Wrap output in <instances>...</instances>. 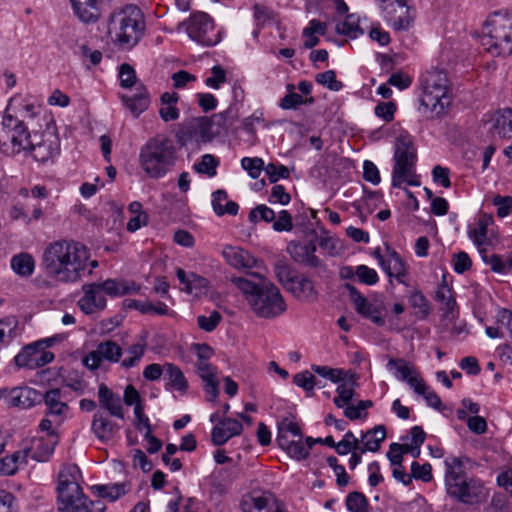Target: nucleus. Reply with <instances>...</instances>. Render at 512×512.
I'll list each match as a JSON object with an SVG mask.
<instances>
[{
	"label": "nucleus",
	"mask_w": 512,
	"mask_h": 512,
	"mask_svg": "<svg viewBox=\"0 0 512 512\" xmlns=\"http://www.w3.org/2000/svg\"><path fill=\"white\" fill-rule=\"evenodd\" d=\"M347 288L356 312L376 325L383 326L385 324L383 303L377 300L369 301L353 286L347 285Z\"/></svg>",
	"instance_id": "nucleus-14"
},
{
	"label": "nucleus",
	"mask_w": 512,
	"mask_h": 512,
	"mask_svg": "<svg viewBox=\"0 0 512 512\" xmlns=\"http://www.w3.org/2000/svg\"><path fill=\"white\" fill-rule=\"evenodd\" d=\"M413 391L416 394L422 396L425 399L428 406L434 409L440 408L442 404L440 397L429 388L424 379L421 380L419 388L413 389Z\"/></svg>",
	"instance_id": "nucleus-57"
},
{
	"label": "nucleus",
	"mask_w": 512,
	"mask_h": 512,
	"mask_svg": "<svg viewBox=\"0 0 512 512\" xmlns=\"http://www.w3.org/2000/svg\"><path fill=\"white\" fill-rule=\"evenodd\" d=\"M218 166V161L211 154H205L202 156L201 161L199 163L194 164V169L201 174H207L210 177L216 175V167Z\"/></svg>",
	"instance_id": "nucleus-60"
},
{
	"label": "nucleus",
	"mask_w": 512,
	"mask_h": 512,
	"mask_svg": "<svg viewBox=\"0 0 512 512\" xmlns=\"http://www.w3.org/2000/svg\"><path fill=\"white\" fill-rule=\"evenodd\" d=\"M311 369L314 373L327 378L334 383H338L344 379V372L342 369L315 364L311 366Z\"/></svg>",
	"instance_id": "nucleus-62"
},
{
	"label": "nucleus",
	"mask_w": 512,
	"mask_h": 512,
	"mask_svg": "<svg viewBox=\"0 0 512 512\" xmlns=\"http://www.w3.org/2000/svg\"><path fill=\"white\" fill-rule=\"evenodd\" d=\"M176 160V147L173 141L165 136H156L149 139L139 152L141 169L148 177L153 179L164 177L175 165Z\"/></svg>",
	"instance_id": "nucleus-6"
},
{
	"label": "nucleus",
	"mask_w": 512,
	"mask_h": 512,
	"mask_svg": "<svg viewBox=\"0 0 512 512\" xmlns=\"http://www.w3.org/2000/svg\"><path fill=\"white\" fill-rule=\"evenodd\" d=\"M178 100L179 95L176 92H164L161 95L159 115L164 122L175 121L180 117V111L177 108Z\"/></svg>",
	"instance_id": "nucleus-44"
},
{
	"label": "nucleus",
	"mask_w": 512,
	"mask_h": 512,
	"mask_svg": "<svg viewBox=\"0 0 512 512\" xmlns=\"http://www.w3.org/2000/svg\"><path fill=\"white\" fill-rule=\"evenodd\" d=\"M183 25L189 38L203 46H214L221 40L213 19L205 12H193Z\"/></svg>",
	"instance_id": "nucleus-9"
},
{
	"label": "nucleus",
	"mask_w": 512,
	"mask_h": 512,
	"mask_svg": "<svg viewBox=\"0 0 512 512\" xmlns=\"http://www.w3.org/2000/svg\"><path fill=\"white\" fill-rule=\"evenodd\" d=\"M59 436L52 435L50 437L38 436L31 444L29 449L30 457L38 462H45L52 456L56 445L58 444Z\"/></svg>",
	"instance_id": "nucleus-34"
},
{
	"label": "nucleus",
	"mask_w": 512,
	"mask_h": 512,
	"mask_svg": "<svg viewBox=\"0 0 512 512\" xmlns=\"http://www.w3.org/2000/svg\"><path fill=\"white\" fill-rule=\"evenodd\" d=\"M382 269L390 279L394 278L398 283L410 286L409 266L396 251L388 249Z\"/></svg>",
	"instance_id": "nucleus-22"
},
{
	"label": "nucleus",
	"mask_w": 512,
	"mask_h": 512,
	"mask_svg": "<svg viewBox=\"0 0 512 512\" xmlns=\"http://www.w3.org/2000/svg\"><path fill=\"white\" fill-rule=\"evenodd\" d=\"M419 112L427 119L443 116L449 107L452 95L446 73L432 69L420 80Z\"/></svg>",
	"instance_id": "nucleus-4"
},
{
	"label": "nucleus",
	"mask_w": 512,
	"mask_h": 512,
	"mask_svg": "<svg viewBox=\"0 0 512 512\" xmlns=\"http://www.w3.org/2000/svg\"><path fill=\"white\" fill-rule=\"evenodd\" d=\"M21 335L19 321L15 316L0 319V352L10 346Z\"/></svg>",
	"instance_id": "nucleus-41"
},
{
	"label": "nucleus",
	"mask_w": 512,
	"mask_h": 512,
	"mask_svg": "<svg viewBox=\"0 0 512 512\" xmlns=\"http://www.w3.org/2000/svg\"><path fill=\"white\" fill-rule=\"evenodd\" d=\"M222 118L221 114H215L211 118L202 116L187 120L182 124L177 137L181 144L188 142L206 143L214 137L213 123L216 119Z\"/></svg>",
	"instance_id": "nucleus-11"
},
{
	"label": "nucleus",
	"mask_w": 512,
	"mask_h": 512,
	"mask_svg": "<svg viewBox=\"0 0 512 512\" xmlns=\"http://www.w3.org/2000/svg\"><path fill=\"white\" fill-rule=\"evenodd\" d=\"M102 501H91L83 491L58 499L59 512H104Z\"/></svg>",
	"instance_id": "nucleus-16"
},
{
	"label": "nucleus",
	"mask_w": 512,
	"mask_h": 512,
	"mask_svg": "<svg viewBox=\"0 0 512 512\" xmlns=\"http://www.w3.org/2000/svg\"><path fill=\"white\" fill-rule=\"evenodd\" d=\"M436 300L442 305V309L446 314L453 313L456 301L447 287L443 286L437 290Z\"/></svg>",
	"instance_id": "nucleus-64"
},
{
	"label": "nucleus",
	"mask_w": 512,
	"mask_h": 512,
	"mask_svg": "<svg viewBox=\"0 0 512 512\" xmlns=\"http://www.w3.org/2000/svg\"><path fill=\"white\" fill-rule=\"evenodd\" d=\"M83 296L77 305L85 314H93L102 311L106 307V298L98 283H88L82 286Z\"/></svg>",
	"instance_id": "nucleus-20"
},
{
	"label": "nucleus",
	"mask_w": 512,
	"mask_h": 512,
	"mask_svg": "<svg viewBox=\"0 0 512 512\" xmlns=\"http://www.w3.org/2000/svg\"><path fill=\"white\" fill-rule=\"evenodd\" d=\"M386 367L398 381L407 383L412 390L419 388L423 377L412 363L402 358H391Z\"/></svg>",
	"instance_id": "nucleus-18"
},
{
	"label": "nucleus",
	"mask_w": 512,
	"mask_h": 512,
	"mask_svg": "<svg viewBox=\"0 0 512 512\" xmlns=\"http://www.w3.org/2000/svg\"><path fill=\"white\" fill-rule=\"evenodd\" d=\"M75 15L86 24L95 23L100 18L97 0H69Z\"/></svg>",
	"instance_id": "nucleus-39"
},
{
	"label": "nucleus",
	"mask_w": 512,
	"mask_h": 512,
	"mask_svg": "<svg viewBox=\"0 0 512 512\" xmlns=\"http://www.w3.org/2000/svg\"><path fill=\"white\" fill-rule=\"evenodd\" d=\"M287 250L296 262L313 268L322 267L321 260L315 255L316 246L312 243L291 242Z\"/></svg>",
	"instance_id": "nucleus-32"
},
{
	"label": "nucleus",
	"mask_w": 512,
	"mask_h": 512,
	"mask_svg": "<svg viewBox=\"0 0 512 512\" xmlns=\"http://www.w3.org/2000/svg\"><path fill=\"white\" fill-rule=\"evenodd\" d=\"M379 9L384 21L396 31L408 30L413 23V8L408 0H379Z\"/></svg>",
	"instance_id": "nucleus-10"
},
{
	"label": "nucleus",
	"mask_w": 512,
	"mask_h": 512,
	"mask_svg": "<svg viewBox=\"0 0 512 512\" xmlns=\"http://www.w3.org/2000/svg\"><path fill=\"white\" fill-rule=\"evenodd\" d=\"M416 159V148L412 137L408 134L399 135L395 142L393 156L392 185L394 187L420 186L419 176L415 172Z\"/></svg>",
	"instance_id": "nucleus-8"
},
{
	"label": "nucleus",
	"mask_w": 512,
	"mask_h": 512,
	"mask_svg": "<svg viewBox=\"0 0 512 512\" xmlns=\"http://www.w3.org/2000/svg\"><path fill=\"white\" fill-rule=\"evenodd\" d=\"M346 507L350 512H368V501L359 492H352L346 498Z\"/></svg>",
	"instance_id": "nucleus-58"
},
{
	"label": "nucleus",
	"mask_w": 512,
	"mask_h": 512,
	"mask_svg": "<svg viewBox=\"0 0 512 512\" xmlns=\"http://www.w3.org/2000/svg\"><path fill=\"white\" fill-rule=\"evenodd\" d=\"M58 153V144L55 139L45 138L43 135H38L37 140H33L32 148L28 154L40 162H45Z\"/></svg>",
	"instance_id": "nucleus-38"
},
{
	"label": "nucleus",
	"mask_w": 512,
	"mask_h": 512,
	"mask_svg": "<svg viewBox=\"0 0 512 512\" xmlns=\"http://www.w3.org/2000/svg\"><path fill=\"white\" fill-rule=\"evenodd\" d=\"M316 441H320V438L314 439L312 437H306L305 439H303V436H301V438L294 440L286 439L283 436H281L280 443H278V445L291 458L297 461H301L305 460L309 456L310 450L312 449Z\"/></svg>",
	"instance_id": "nucleus-27"
},
{
	"label": "nucleus",
	"mask_w": 512,
	"mask_h": 512,
	"mask_svg": "<svg viewBox=\"0 0 512 512\" xmlns=\"http://www.w3.org/2000/svg\"><path fill=\"white\" fill-rule=\"evenodd\" d=\"M275 217V212L264 204L256 206L254 209L250 211L248 216L251 222H272L275 220Z\"/></svg>",
	"instance_id": "nucleus-63"
},
{
	"label": "nucleus",
	"mask_w": 512,
	"mask_h": 512,
	"mask_svg": "<svg viewBox=\"0 0 512 512\" xmlns=\"http://www.w3.org/2000/svg\"><path fill=\"white\" fill-rule=\"evenodd\" d=\"M147 350V344L144 341L133 343L123 351L124 357H121L120 366L123 369L137 367Z\"/></svg>",
	"instance_id": "nucleus-45"
},
{
	"label": "nucleus",
	"mask_w": 512,
	"mask_h": 512,
	"mask_svg": "<svg viewBox=\"0 0 512 512\" xmlns=\"http://www.w3.org/2000/svg\"><path fill=\"white\" fill-rule=\"evenodd\" d=\"M10 267L17 276L28 278L34 273L35 259L29 253L21 252L11 257Z\"/></svg>",
	"instance_id": "nucleus-43"
},
{
	"label": "nucleus",
	"mask_w": 512,
	"mask_h": 512,
	"mask_svg": "<svg viewBox=\"0 0 512 512\" xmlns=\"http://www.w3.org/2000/svg\"><path fill=\"white\" fill-rule=\"evenodd\" d=\"M41 112V105L29 94H15L12 96L3 112V115H18L24 118H35Z\"/></svg>",
	"instance_id": "nucleus-17"
},
{
	"label": "nucleus",
	"mask_w": 512,
	"mask_h": 512,
	"mask_svg": "<svg viewBox=\"0 0 512 512\" xmlns=\"http://www.w3.org/2000/svg\"><path fill=\"white\" fill-rule=\"evenodd\" d=\"M143 30L142 13L134 5L117 9L108 18V37L114 45L121 49L134 47L139 42Z\"/></svg>",
	"instance_id": "nucleus-5"
},
{
	"label": "nucleus",
	"mask_w": 512,
	"mask_h": 512,
	"mask_svg": "<svg viewBox=\"0 0 512 512\" xmlns=\"http://www.w3.org/2000/svg\"><path fill=\"white\" fill-rule=\"evenodd\" d=\"M337 396L333 399L334 404L338 408H343L349 404L354 397V386L352 383H342L338 385Z\"/></svg>",
	"instance_id": "nucleus-56"
},
{
	"label": "nucleus",
	"mask_w": 512,
	"mask_h": 512,
	"mask_svg": "<svg viewBox=\"0 0 512 512\" xmlns=\"http://www.w3.org/2000/svg\"><path fill=\"white\" fill-rule=\"evenodd\" d=\"M243 431V425L240 421L224 417L212 429L211 440L214 445L222 446L231 438L239 436Z\"/></svg>",
	"instance_id": "nucleus-24"
},
{
	"label": "nucleus",
	"mask_w": 512,
	"mask_h": 512,
	"mask_svg": "<svg viewBox=\"0 0 512 512\" xmlns=\"http://www.w3.org/2000/svg\"><path fill=\"white\" fill-rule=\"evenodd\" d=\"M411 306L416 309L419 318L424 319L430 313L429 302L426 297L418 290L413 291L409 296Z\"/></svg>",
	"instance_id": "nucleus-52"
},
{
	"label": "nucleus",
	"mask_w": 512,
	"mask_h": 512,
	"mask_svg": "<svg viewBox=\"0 0 512 512\" xmlns=\"http://www.w3.org/2000/svg\"><path fill=\"white\" fill-rule=\"evenodd\" d=\"M355 276L362 284L373 286L378 283L379 277L375 269L366 265H359L355 269Z\"/></svg>",
	"instance_id": "nucleus-59"
},
{
	"label": "nucleus",
	"mask_w": 512,
	"mask_h": 512,
	"mask_svg": "<svg viewBox=\"0 0 512 512\" xmlns=\"http://www.w3.org/2000/svg\"><path fill=\"white\" fill-rule=\"evenodd\" d=\"M444 465L445 489L451 498L466 505H476L486 501L489 490L485 483L479 478L467 477L460 458L447 457Z\"/></svg>",
	"instance_id": "nucleus-3"
},
{
	"label": "nucleus",
	"mask_w": 512,
	"mask_h": 512,
	"mask_svg": "<svg viewBox=\"0 0 512 512\" xmlns=\"http://www.w3.org/2000/svg\"><path fill=\"white\" fill-rule=\"evenodd\" d=\"M120 426L111 420L104 412L97 411L93 415L91 431L102 443H108L118 434Z\"/></svg>",
	"instance_id": "nucleus-25"
},
{
	"label": "nucleus",
	"mask_w": 512,
	"mask_h": 512,
	"mask_svg": "<svg viewBox=\"0 0 512 512\" xmlns=\"http://www.w3.org/2000/svg\"><path fill=\"white\" fill-rule=\"evenodd\" d=\"M482 261L490 269L498 274H508L512 272V256L502 257L498 254H487L485 248L480 249Z\"/></svg>",
	"instance_id": "nucleus-46"
},
{
	"label": "nucleus",
	"mask_w": 512,
	"mask_h": 512,
	"mask_svg": "<svg viewBox=\"0 0 512 512\" xmlns=\"http://www.w3.org/2000/svg\"><path fill=\"white\" fill-rule=\"evenodd\" d=\"M483 127L492 139H511L512 109L497 110L486 115Z\"/></svg>",
	"instance_id": "nucleus-15"
},
{
	"label": "nucleus",
	"mask_w": 512,
	"mask_h": 512,
	"mask_svg": "<svg viewBox=\"0 0 512 512\" xmlns=\"http://www.w3.org/2000/svg\"><path fill=\"white\" fill-rule=\"evenodd\" d=\"M493 222L491 216L482 214L478 217L473 225H470L467 230L469 239L478 247V249L484 248L488 243V227Z\"/></svg>",
	"instance_id": "nucleus-40"
},
{
	"label": "nucleus",
	"mask_w": 512,
	"mask_h": 512,
	"mask_svg": "<svg viewBox=\"0 0 512 512\" xmlns=\"http://www.w3.org/2000/svg\"><path fill=\"white\" fill-rule=\"evenodd\" d=\"M166 386H171L173 389L186 393L188 390V381L182 370L173 363L164 364Z\"/></svg>",
	"instance_id": "nucleus-47"
},
{
	"label": "nucleus",
	"mask_w": 512,
	"mask_h": 512,
	"mask_svg": "<svg viewBox=\"0 0 512 512\" xmlns=\"http://www.w3.org/2000/svg\"><path fill=\"white\" fill-rule=\"evenodd\" d=\"M288 291L302 302H315L318 297L313 280L305 275L294 276L288 286Z\"/></svg>",
	"instance_id": "nucleus-33"
},
{
	"label": "nucleus",
	"mask_w": 512,
	"mask_h": 512,
	"mask_svg": "<svg viewBox=\"0 0 512 512\" xmlns=\"http://www.w3.org/2000/svg\"><path fill=\"white\" fill-rule=\"evenodd\" d=\"M176 276L182 285L181 290L193 296H201L208 292V280L194 272L176 269Z\"/></svg>",
	"instance_id": "nucleus-29"
},
{
	"label": "nucleus",
	"mask_w": 512,
	"mask_h": 512,
	"mask_svg": "<svg viewBox=\"0 0 512 512\" xmlns=\"http://www.w3.org/2000/svg\"><path fill=\"white\" fill-rule=\"evenodd\" d=\"M355 449L359 450V437H356L351 431H347L335 445V450L339 455H347Z\"/></svg>",
	"instance_id": "nucleus-54"
},
{
	"label": "nucleus",
	"mask_w": 512,
	"mask_h": 512,
	"mask_svg": "<svg viewBox=\"0 0 512 512\" xmlns=\"http://www.w3.org/2000/svg\"><path fill=\"white\" fill-rule=\"evenodd\" d=\"M8 217L11 221H22L24 224L28 225L41 220L44 217V209L40 203H36L29 212L24 204L16 202L9 208Z\"/></svg>",
	"instance_id": "nucleus-36"
},
{
	"label": "nucleus",
	"mask_w": 512,
	"mask_h": 512,
	"mask_svg": "<svg viewBox=\"0 0 512 512\" xmlns=\"http://www.w3.org/2000/svg\"><path fill=\"white\" fill-rule=\"evenodd\" d=\"M98 402L110 416L124 420V406L121 396L114 393L106 384L101 383L98 386Z\"/></svg>",
	"instance_id": "nucleus-23"
},
{
	"label": "nucleus",
	"mask_w": 512,
	"mask_h": 512,
	"mask_svg": "<svg viewBox=\"0 0 512 512\" xmlns=\"http://www.w3.org/2000/svg\"><path fill=\"white\" fill-rule=\"evenodd\" d=\"M386 430L383 425H378L373 429L360 433L359 451L360 453L377 452L381 443L385 440Z\"/></svg>",
	"instance_id": "nucleus-37"
},
{
	"label": "nucleus",
	"mask_w": 512,
	"mask_h": 512,
	"mask_svg": "<svg viewBox=\"0 0 512 512\" xmlns=\"http://www.w3.org/2000/svg\"><path fill=\"white\" fill-rule=\"evenodd\" d=\"M53 342V338H47L28 344L15 356V364L18 367L36 369L51 363L54 354L46 348L51 346Z\"/></svg>",
	"instance_id": "nucleus-12"
},
{
	"label": "nucleus",
	"mask_w": 512,
	"mask_h": 512,
	"mask_svg": "<svg viewBox=\"0 0 512 512\" xmlns=\"http://www.w3.org/2000/svg\"><path fill=\"white\" fill-rule=\"evenodd\" d=\"M197 374L204 383V391L209 401H215L219 394L217 368L210 362H196Z\"/></svg>",
	"instance_id": "nucleus-31"
},
{
	"label": "nucleus",
	"mask_w": 512,
	"mask_h": 512,
	"mask_svg": "<svg viewBox=\"0 0 512 512\" xmlns=\"http://www.w3.org/2000/svg\"><path fill=\"white\" fill-rule=\"evenodd\" d=\"M119 97L134 117H138L146 111L151 103L150 94L144 84L136 85L135 94H120Z\"/></svg>",
	"instance_id": "nucleus-30"
},
{
	"label": "nucleus",
	"mask_w": 512,
	"mask_h": 512,
	"mask_svg": "<svg viewBox=\"0 0 512 512\" xmlns=\"http://www.w3.org/2000/svg\"><path fill=\"white\" fill-rule=\"evenodd\" d=\"M24 461V456L20 452L5 456L0 459V475H13Z\"/></svg>",
	"instance_id": "nucleus-53"
},
{
	"label": "nucleus",
	"mask_w": 512,
	"mask_h": 512,
	"mask_svg": "<svg viewBox=\"0 0 512 512\" xmlns=\"http://www.w3.org/2000/svg\"><path fill=\"white\" fill-rule=\"evenodd\" d=\"M241 166L248 172L252 179H257L261 175L262 170L265 168L264 161L258 157H244L241 160Z\"/></svg>",
	"instance_id": "nucleus-61"
},
{
	"label": "nucleus",
	"mask_w": 512,
	"mask_h": 512,
	"mask_svg": "<svg viewBox=\"0 0 512 512\" xmlns=\"http://www.w3.org/2000/svg\"><path fill=\"white\" fill-rule=\"evenodd\" d=\"M104 295L111 297H121L127 294H136L140 291V286L134 281L124 279H106L98 283Z\"/></svg>",
	"instance_id": "nucleus-35"
},
{
	"label": "nucleus",
	"mask_w": 512,
	"mask_h": 512,
	"mask_svg": "<svg viewBox=\"0 0 512 512\" xmlns=\"http://www.w3.org/2000/svg\"><path fill=\"white\" fill-rule=\"evenodd\" d=\"M245 512H284L283 507L271 494H255Z\"/></svg>",
	"instance_id": "nucleus-42"
},
{
	"label": "nucleus",
	"mask_w": 512,
	"mask_h": 512,
	"mask_svg": "<svg viewBox=\"0 0 512 512\" xmlns=\"http://www.w3.org/2000/svg\"><path fill=\"white\" fill-rule=\"evenodd\" d=\"M481 45L493 56L512 54V13L495 12L487 18Z\"/></svg>",
	"instance_id": "nucleus-7"
},
{
	"label": "nucleus",
	"mask_w": 512,
	"mask_h": 512,
	"mask_svg": "<svg viewBox=\"0 0 512 512\" xmlns=\"http://www.w3.org/2000/svg\"><path fill=\"white\" fill-rule=\"evenodd\" d=\"M93 490L103 499H108L111 502L118 500L120 497L127 493L126 485L124 483H112L107 485L93 486Z\"/></svg>",
	"instance_id": "nucleus-49"
},
{
	"label": "nucleus",
	"mask_w": 512,
	"mask_h": 512,
	"mask_svg": "<svg viewBox=\"0 0 512 512\" xmlns=\"http://www.w3.org/2000/svg\"><path fill=\"white\" fill-rule=\"evenodd\" d=\"M283 436L286 439L292 437L301 438L302 431L299 423L292 417H285L278 423V434L277 442L280 443V437Z\"/></svg>",
	"instance_id": "nucleus-50"
},
{
	"label": "nucleus",
	"mask_w": 512,
	"mask_h": 512,
	"mask_svg": "<svg viewBox=\"0 0 512 512\" xmlns=\"http://www.w3.org/2000/svg\"><path fill=\"white\" fill-rule=\"evenodd\" d=\"M221 254L225 262L234 269L246 270L258 267L257 259L241 247L225 245Z\"/></svg>",
	"instance_id": "nucleus-21"
},
{
	"label": "nucleus",
	"mask_w": 512,
	"mask_h": 512,
	"mask_svg": "<svg viewBox=\"0 0 512 512\" xmlns=\"http://www.w3.org/2000/svg\"><path fill=\"white\" fill-rule=\"evenodd\" d=\"M123 349L114 341L106 340L99 343L95 350L83 358V364L90 370H97L103 361L120 363Z\"/></svg>",
	"instance_id": "nucleus-13"
},
{
	"label": "nucleus",
	"mask_w": 512,
	"mask_h": 512,
	"mask_svg": "<svg viewBox=\"0 0 512 512\" xmlns=\"http://www.w3.org/2000/svg\"><path fill=\"white\" fill-rule=\"evenodd\" d=\"M46 415L57 419V423H63L69 418L70 407L66 394L61 389H50L44 396Z\"/></svg>",
	"instance_id": "nucleus-19"
},
{
	"label": "nucleus",
	"mask_w": 512,
	"mask_h": 512,
	"mask_svg": "<svg viewBox=\"0 0 512 512\" xmlns=\"http://www.w3.org/2000/svg\"><path fill=\"white\" fill-rule=\"evenodd\" d=\"M232 283L244 295L253 313L260 318L274 319L287 309L280 290L270 281L254 283L247 278L236 277Z\"/></svg>",
	"instance_id": "nucleus-2"
},
{
	"label": "nucleus",
	"mask_w": 512,
	"mask_h": 512,
	"mask_svg": "<svg viewBox=\"0 0 512 512\" xmlns=\"http://www.w3.org/2000/svg\"><path fill=\"white\" fill-rule=\"evenodd\" d=\"M79 469L76 465L63 466L58 475L57 500L81 491L78 483Z\"/></svg>",
	"instance_id": "nucleus-28"
},
{
	"label": "nucleus",
	"mask_w": 512,
	"mask_h": 512,
	"mask_svg": "<svg viewBox=\"0 0 512 512\" xmlns=\"http://www.w3.org/2000/svg\"><path fill=\"white\" fill-rule=\"evenodd\" d=\"M89 249L75 241H55L47 246L42 257L46 275L57 282L75 283L86 273Z\"/></svg>",
	"instance_id": "nucleus-1"
},
{
	"label": "nucleus",
	"mask_w": 512,
	"mask_h": 512,
	"mask_svg": "<svg viewBox=\"0 0 512 512\" xmlns=\"http://www.w3.org/2000/svg\"><path fill=\"white\" fill-rule=\"evenodd\" d=\"M326 29L325 23H322L318 20H311L309 22V26L303 30V36L305 38L304 46L306 48H313L319 42V38L316 36V33L324 34Z\"/></svg>",
	"instance_id": "nucleus-51"
},
{
	"label": "nucleus",
	"mask_w": 512,
	"mask_h": 512,
	"mask_svg": "<svg viewBox=\"0 0 512 512\" xmlns=\"http://www.w3.org/2000/svg\"><path fill=\"white\" fill-rule=\"evenodd\" d=\"M212 207L219 216L224 214L236 215L239 209L236 202L228 200L227 193L224 190H216L212 194Z\"/></svg>",
	"instance_id": "nucleus-48"
},
{
	"label": "nucleus",
	"mask_w": 512,
	"mask_h": 512,
	"mask_svg": "<svg viewBox=\"0 0 512 512\" xmlns=\"http://www.w3.org/2000/svg\"><path fill=\"white\" fill-rule=\"evenodd\" d=\"M6 404L12 407L27 409L34 406L41 399V394L34 388L14 387L7 389Z\"/></svg>",
	"instance_id": "nucleus-26"
},
{
	"label": "nucleus",
	"mask_w": 512,
	"mask_h": 512,
	"mask_svg": "<svg viewBox=\"0 0 512 512\" xmlns=\"http://www.w3.org/2000/svg\"><path fill=\"white\" fill-rule=\"evenodd\" d=\"M118 76L122 88H136L137 84H142L141 82L137 81V76L134 68L127 63L120 65Z\"/></svg>",
	"instance_id": "nucleus-55"
}]
</instances>
